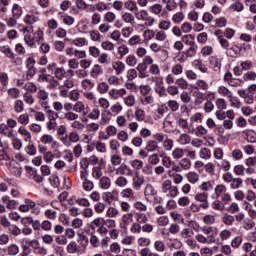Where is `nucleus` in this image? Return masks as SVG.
<instances>
[{"instance_id": "f257e3e1", "label": "nucleus", "mask_w": 256, "mask_h": 256, "mask_svg": "<svg viewBox=\"0 0 256 256\" xmlns=\"http://www.w3.org/2000/svg\"><path fill=\"white\" fill-rule=\"evenodd\" d=\"M39 21V16L35 15L33 12L26 14L24 17V23H26V27L22 29L23 33H34L33 25Z\"/></svg>"}, {"instance_id": "f03ea898", "label": "nucleus", "mask_w": 256, "mask_h": 256, "mask_svg": "<svg viewBox=\"0 0 256 256\" xmlns=\"http://www.w3.org/2000/svg\"><path fill=\"white\" fill-rule=\"evenodd\" d=\"M134 15L138 21H145L147 27H153L155 25V18L149 15L147 10H138Z\"/></svg>"}, {"instance_id": "7ed1b4c3", "label": "nucleus", "mask_w": 256, "mask_h": 256, "mask_svg": "<svg viewBox=\"0 0 256 256\" xmlns=\"http://www.w3.org/2000/svg\"><path fill=\"white\" fill-rule=\"evenodd\" d=\"M162 193H165L167 197L173 198L179 193V189L177 186H173V182L168 179L162 183Z\"/></svg>"}, {"instance_id": "20e7f679", "label": "nucleus", "mask_w": 256, "mask_h": 256, "mask_svg": "<svg viewBox=\"0 0 256 256\" xmlns=\"http://www.w3.org/2000/svg\"><path fill=\"white\" fill-rule=\"evenodd\" d=\"M194 199L200 203L202 209H209V194L207 192L196 193Z\"/></svg>"}, {"instance_id": "39448f33", "label": "nucleus", "mask_w": 256, "mask_h": 256, "mask_svg": "<svg viewBox=\"0 0 256 256\" xmlns=\"http://www.w3.org/2000/svg\"><path fill=\"white\" fill-rule=\"evenodd\" d=\"M102 199L105 203H108V205H111L113 201H119V191L112 190L110 192H104Z\"/></svg>"}, {"instance_id": "423d86ee", "label": "nucleus", "mask_w": 256, "mask_h": 256, "mask_svg": "<svg viewBox=\"0 0 256 256\" xmlns=\"http://www.w3.org/2000/svg\"><path fill=\"white\" fill-rule=\"evenodd\" d=\"M144 183L145 177H143V175L137 172L132 179V187L134 191H141V188L143 187Z\"/></svg>"}, {"instance_id": "0eeeda50", "label": "nucleus", "mask_w": 256, "mask_h": 256, "mask_svg": "<svg viewBox=\"0 0 256 256\" xmlns=\"http://www.w3.org/2000/svg\"><path fill=\"white\" fill-rule=\"evenodd\" d=\"M40 143L42 145H52V149L54 147H57V145H59V143L57 141H55V138L51 134H43L40 137Z\"/></svg>"}, {"instance_id": "6e6552de", "label": "nucleus", "mask_w": 256, "mask_h": 256, "mask_svg": "<svg viewBox=\"0 0 256 256\" xmlns=\"http://www.w3.org/2000/svg\"><path fill=\"white\" fill-rule=\"evenodd\" d=\"M73 111H75V113H82V115L85 117L89 113V106H86L82 101H77L73 105Z\"/></svg>"}, {"instance_id": "1a4fd4ad", "label": "nucleus", "mask_w": 256, "mask_h": 256, "mask_svg": "<svg viewBox=\"0 0 256 256\" xmlns=\"http://www.w3.org/2000/svg\"><path fill=\"white\" fill-rule=\"evenodd\" d=\"M0 135H4V137L11 139L12 137H15V130L9 127L7 124L2 123L0 124Z\"/></svg>"}, {"instance_id": "9d476101", "label": "nucleus", "mask_w": 256, "mask_h": 256, "mask_svg": "<svg viewBox=\"0 0 256 256\" xmlns=\"http://www.w3.org/2000/svg\"><path fill=\"white\" fill-rule=\"evenodd\" d=\"M57 117H59L57 112L54 114H48L49 121L46 124L48 131H55V128L57 127Z\"/></svg>"}, {"instance_id": "9b49d317", "label": "nucleus", "mask_w": 256, "mask_h": 256, "mask_svg": "<svg viewBox=\"0 0 256 256\" xmlns=\"http://www.w3.org/2000/svg\"><path fill=\"white\" fill-rule=\"evenodd\" d=\"M196 241H198V243H203V244H207V245H211L212 243H215V236L213 235H209L208 237H205L203 234H197L195 236Z\"/></svg>"}, {"instance_id": "f8f14e48", "label": "nucleus", "mask_w": 256, "mask_h": 256, "mask_svg": "<svg viewBox=\"0 0 256 256\" xmlns=\"http://www.w3.org/2000/svg\"><path fill=\"white\" fill-rule=\"evenodd\" d=\"M112 69L115 71L116 75H123V73H125V63L117 60L112 62Z\"/></svg>"}, {"instance_id": "ddd939ff", "label": "nucleus", "mask_w": 256, "mask_h": 256, "mask_svg": "<svg viewBox=\"0 0 256 256\" xmlns=\"http://www.w3.org/2000/svg\"><path fill=\"white\" fill-rule=\"evenodd\" d=\"M2 251L7 255L16 256V255H19L20 248H19V245L17 244H10L6 248H3Z\"/></svg>"}, {"instance_id": "4468645a", "label": "nucleus", "mask_w": 256, "mask_h": 256, "mask_svg": "<svg viewBox=\"0 0 256 256\" xmlns=\"http://www.w3.org/2000/svg\"><path fill=\"white\" fill-rule=\"evenodd\" d=\"M120 195L123 199H129L130 201H135L137 199V195L135 194V191H133L131 188H125L120 192Z\"/></svg>"}, {"instance_id": "2eb2a0df", "label": "nucleus", "mask_w": 256, "mask_h": 256, "mask_svg": "<svg viewBox=\"0 0 256 256\" xmlns=\"http://www.w3.org/2000/svg\"><path fill=\"white\" fill-rule=\"evenodd\" d=\"M18 133L24 138L25 143H31L33 139V135H31V132H29L27 128H25L24 126H21L18 129Z\"/></svg>"}, {"instance_id": "dca6fc26", "label": "nucleus", "mask_w": 256, "mask_h": 256, "mask_svg": "<svg viewBox=\"0 0 256 256\" xmlns=\"http://www.w3.org/2000/svg\"><path fill=\"white\" fill-rule=\"evenodd\" d=\"M116 175H128L131 177V175H133V170H131L127 164H121L120 167L116 169Z\"/></svg>"}, {"instance_id": "f3484780", "label": "nucleus", "mask_w": 256, "mask_h": 256, "mask_svg": "<svg viewBox=\"0 0 256 256\" xmlns=\"http://www.w3.org/2000/svg\"><path fill=\"white\" fill-rule=\"evenodd\" d=\"M100 75H103V67L99 64H95L90 71V77H92V79H99Z\"/></svg>"}, {"instance_id": "a211bd4d", "label": "nucleus", "mask_w": 256, "mask_h": 256, "mask_svg": "<svg viewBox=\"0 0 256 256\" xmlns=\"http://www.w3.org/2000/svg\"><path fill=\"white\" fill-rule=\"evenodd\" d=\"M25 203L28 206V209L32 210V213L35 215H39L41 213V209L37 206V203L31 199H25Z\"/></svg>"}, {"instance_id": "6ab92c4d", "label": "nucleus", "mask_w": 256, "mask_h": 256, "mask_svg": "<svg viewBox=\"0 0 256 256\" xmlns=\"http://www.w3.org/2000/svg\"><path fill=\"white\" fill-rule=\"evenodd\" d=\"M35 61H33L32 58L28 59V64L26 65L27 67V76L28 77H34L35 73H37V69L35 68V65H33Z\"/></svg>"}, {"instance_id": "aec40b11", "label": "nucleus", "mask_w": 256, "mask_h": 256, "mask_svg": "<svg viewBox=\"0 0 256 256\" xmlns=\"http://www.w3.org/2000/svg\"><path fill=\"white\" fill-rule=\"evenodd\" d=\"M67 253L69 255H75V253H79V244L75 241H71L66 247Z\"/></svg>"}, {"instance_id": "412c9836", "label": "nucleus", "mask_w": 256, "mask_h": 256, "mask_svg": "<svg viewBox=\"0 0 256 256\" xmlns=\"http://www.w3.org/2000/svg\"><path fill=\"white\" fill-rule=\"evenodd\" d=\"M194 89H197L198 91H209V83L205 80L199 79L196 81Z\"/></svg>"}, {"instance_id": "4be33fe9", "label": "nucleus", "mask_w": 256, "mask_h": 256, "mask_svg": "<svg viewBox=\"0 0 256 256\" xmlns=\"http://www.w3.org/2000/svg\"><path fill=\"white\" fill-rule=\"evenodd\" d=\"M218 93L219 95H222V97L233 99V92H231V90H229V88H227L226 86H219Z\"/></svg>"}, {"instance_id": "5701e85b", "label": "nucleus", "mask_w": 256, "mask_h": 256, "mask_svg": "<svg viewBox=\"0 0 256 256\" xmlns=\"http://www.w3.org/2000/svg\"><path fill=\"white\" fill-rule=\"evenodd\" d=\"M99 187L103 190L109 189V187H111V178H109L108 176H103L102 178H100Z\"/></svg>"}, {"instance_id": "b1692460", "label": "nucleus", "mask_w": 256, "mask_h": 256, "mask_svg": "<svg viewBox=\"0 0 256 256\" xmlns=\"http://www.w3.org/2000/svg\"><path fill=\"white\" fill-rule=\"evenodd\" d=\"M187 181H189L192 185H195V183H199V179H201V176L197 172H189L186 175Z\"/></svg>"}, {"instance_id": "393cba45", "label": "nucleus", "mask_w": 256, "mask_h": 256, "mask_svg": "<svg viewBox=\"0 0 256 256\" xmlns=\"http://www.w3.org/2000/svg\"><path fill=\"white\" fill-rule=\"evenodd\" d=\"M131 223H133V213L124 214L122 216V225L124 229H127Z\"/></svg>"}, {"instance_id": "a878e982", "label": "nucleus", "mask_w": 256, "mask_h": 256, "mask_svg": "<svg viewBox=\"0 0 256 256\" xmlns=\"http://www.w3.org/2000/svg\"><path fill=\"white\" fill-rule=\"evenodd\" d=\"M226 191H227V186H225L224 184L216 185V187L214 188V194L216 196V199H219V197H221L224 193H226Z\"/></svg>"}, {"instance_id": "bb28decb", "label": "nucleus", "mask_w": 256, "mask_h": 256, "mask_svg": "<svg viewBox=\"0 0 256 256\" xmlns=\"http://www.w3.org/2000/svg\"><path fill=\"white\" fill-rule=\"evenodd\" d=\"M99 117H101V110L97 107L93 108L90 113L87 114V118L91 119V121H97Z\"/></svg>"}, {"instance_id": "cd10ccee", "label": "nucleus", "mask_w": 256, "mask_h": 256, "mask_svg": "<svg viewBox=\"0 0 256 256\" xmlns=\"http://www.w3.org/2000/svg\"><path fill=\"white\" fill-rule=\"evenodd\" d=\"M7 95L9 99H19L21 97V91L19 88H9Z\"/></svg>"}, {"instance_id": "c85d7f7f", "label": "nucleus", "mask_w": 256, "mask_h": 256, "mask_svg": "<svg viewBox=\"0 0 256 256\" xmlns=\"http://www.w3.org/2000/svg\"><path fill=\"white\" fill-rule=\"evenodd\" d=\"M12 17L19 19L23 15V8L19 4H13L12 6Z\"/></svg>"}, {"instance_id": "c756f323", "label": "nucleus", "mask_w": 256, "mask_h": 256, "mask_svg": "<svg viewBox=\"0 0 256 256\" xmlns=\"http://www.w3.org/2000/svg\"><path fill=\"white\" fill-rule=\"evenodd\" d=\"M81 87L84 91H91L95 87V83L91 79L86 78L81 81Z\"/></svg>"}, {"instance_id": "7c9ffc66", "label": "nucleus", "mask_w": 256, "mask_h": 256, "mask_svg": "<svg viewBox=\"0 0 256 256\" xmlns=\"http://www.w3.org/2000/svg\"><path fill=\"white\" fill-rule=\"evenodd\" d=\"M159 149V145L157 144V141L150 140L147 142L145 151H148V153H153V151H157Z\"/></svg>"}, {"instance_id": "2f4dec72", "label": "nucleus", "mask_w": 256, "mask_h": 256, "mask_svg": "<svg viewBox=\"0 0 256 256\" xmlns=\"http://www.w3.org/2000/svg\"><path fill=\"white\" fill-rule=\"evenodd\" d=\"M181 41L182 43L190 47L191 45L195 44V36L191 34H186L181 37Z\"/></svg>"}, {"instance_id": "473e14b6", "label": "nucleus", "mask_w": 256, "mask_h": 256, "mask_svg": "<svg viewBox=\"0 0 256 256\" xmlns=\"http://www.w3.org/2000/svg\"><path fill=\"white\" fill-rule=\"evenodd\" d=\"M0 51L5 55V57H8V59H15V53H13V50H11L9 46L0 47Z\"/></svg>"}, {"instance_id": "72a5a7b5", "label": "nucleus", "mask_w": 256, "mask_h": 256, "mask_svg": "<svg viewBox=\"0 0 256 256\" xmlns=\"http://www.w3.org/2000/svg\"><path fill=\"white\" fill-rule=\"evenodd\" d=\"M122 19L124 23H129L130 25L135 23V16L130 12L122 13Z\"/></svg>"}, {"instance_id": "f704fd0d", "label": "nucleus", "mask_w": 256, "mask_h": 256, "mask_svg": "<svg viewBox=\"0 0 256 256\" xmlns=\"http://www.w3.org/2000/svg\"><path fill=\"white\" fill-rule=\"evenodd\" d=\"M40 105L44 109L45 113H47V115H55L56 112L51 109V105H49L47 100L40 101Z\"/></svg>"}, {"instance_id": "c9c22d12", "label": "nucleus", "mask_w": 256, "mask_h": 256, "mask_svg": "<svg viewBox=\"0 0 256 256\" xmlns=\"http://www.w3.org/2000/svg\"><path fill=\"white\" fill-rule=\"evenodd\" d=\"M124 7L125 9L131 11L134 14L139 11V8L137 7V4L134 1H126L124 3Z\"/></svg>"}, {"instance_id": "e433bc0d", "label": "nucleus", "mask_w": 256, "mask_h": 256, "mask_svg": "<svg viewBox=\"0 0 256 256\" xmlns=\"http://www.w3.org/2000/svg\"><path fill=\"white\" fill-rule=\"evenodd\" d=\"M222 223H224V225H227L228 227H231L233 223H235V216L231 214H225L222 218Z\"/></svg>"}, {"instance_id": "4c0bfd02", "label": "nucleus", "mask_w": 256, "mask_h": 256, "mask_svg": "<svg viewBox=\"0 0 256 256\" xmlns=\"http://www.w3.org/2000/svg\"><path fill=\"white\" fill-rule=\"evenodd\" d=\"M137 56L135 54H130L126 57L125 63L128 67H135L137 65Z\"/></svg>"}, {"instance_id": "58836bf2", "label": "nucleus", "mask_w": 256, "mask_h": 256, "mask_svg": "<svg viewBox=\"0 0 256 256\" xmlns=\"http://www.w3.org/2000/svg\"><path fill=\"white\" fill-rule=\"evenodd\" d=\"M98 63H100L101 65H109L111 63V60L109 59V54H107L106 52L101 53L98 56Z\"/></svg>"}, {"instance_id": "ea45409f", "label": "nucleus", "mask_w": 256, "mask_h": 256, "mask_svg": "<svg viewBox=\"0 0 256 256\" xmlns=\"http://www.w3.org/2000/svg\"><path fill=\"white\" fill-rule=\"evenodd\" d=\"M65 74V68L63 67L56 68L54 71V77L58 79V81H63V79H65Z\"/></svg>"}, {"instance_id": "a19ab883", "label": "nucleus", "mask_w": 256, "mask_h": 256, "mask_svg": "<svg viewBox=\"0 0 256 256\" xmlns=\"http://www.w3.org/2000/svg\"><path fill=\"white\" fill-rule=\"evenodd\" d=\"M178 143L180 145H189V143H191V135L187 133L181 134L178 138Z\"/></svg>"}, {"instance_id": "79ce46f5", "label": "nucleus", "mask_w": 256, "mask_h": 256, "mask_svg": "<svg viewBox=\"0 0 256 256\" xmlns=\"http://www.w3.org/2000/svg\"><path fill=\"white\" fill-rule=\"evenodd\" d=\"M10 139H12V147L15 149V151H19L21 147H23V141L20 138L14 135V137Z\"/></svg>"}, {"instance_id": "37998d69", "label": "nucleus", "mask_w": 256, "mask_h": 256, "mask_svg": "<svg viewBox=\"0 0 256 256\" xmlns=\"http://www.w3.org/2000/svg\"><path fill=\"white\" fill-rule=\"evenodd\" d=\"M200 159H211V150L207 147H203L199 151Z\"/></svg>"}, {"instance_id": "c03bdc74", "label": "nucleus", "mask_w": 256, "mask_h": 256, "mask_svg": "<svg viewBox=\"0 0 256 256\" xmlns=\"http://www.w3.org/2000/svg\"><path fill=\"white\" fill-rule=\"evenodd\" d=\"M167 111H169V108H167L166 104H162V105L158 106V108L156 110V117L158 119H161V117H163L165 115V113H167Z\"/></svg>"}, {"instance_id": "a18cd8bd", "label": "nucleus", "mask_w": 256, "mask_h": 256, "mask_svg": "<svg viewBox=\"0 0 256 256\" xmlns=\"http://www.w3.org/2000/svg\"><path fill=\"white\" fill-rule=\"evenodd\" d=\"M24 109H25V103H23V100L17 99L14 102V111H15V113H23Z\"/></svg>"}, {"instance_id": "49530a36", "label": "nucleus", "mask_w": 256, "mask_h": 256, "mask_svg": "<svg viewBox=\"0 0 256 256\" xmlns=\"http://www.w3.org/2000/svg\"><path fill=\"white\" fill-rule=\"evenodd\" d=\"M195 233L190 228H184L180 232V237L182 239H191Z\"/></svg>"}, {"instance_id": "de8ad7c7", "label": "nucleus", "mask_w": 256, "mask_h": 256, "mask_svg": "<svg viewBox=\"0 0 256 256\" xmlns=\"http://www.w3.org/2000/svg\"><path fill=\"white\" fill-rule=\"evenodd\" d=\"M118 55L120 57V59H123V57H125V55H129V46L122 44L118 47Z\"/></svg>"}, {"instance_id": "09e8293b", "label": "nucleus", "mask_w": 256, "mask_h": 256, "mask_svg": "<svg viewBox=\"0 0 256 256\" xmlns=\"http://www.w3.org/2000/svg\"><path fill=\"white\" fill-rule=\"evenodd\" d=\"M72 45H75V47H85L87 45V39L86 38H75L71 40L70 42Z\"/></svg>"}, {"instance_id": "8fccbe9b", "label": "nucleus", "mask_w": 256, "mask_h": 256, "mask_svg": "<svg viewBox=\"0 0 256 256\" xmlns=\"http://www.w3.org/2000/svg\"><path fill=\"white\" fill-rule=\"evenodd\" d=\"M183 155H185V149L183 148H175L172 151V157L173 159H183Z\"/></svg>"}, {"instance_id": "3c124183", "label": "nucleus", "mask_w": 256, "mask_h": 256, "mask_svg": "<svg viewBox=\"0 0 256 256\" xmlns=\"http://www.w3.org/2000/svg\"><path fill=\"white\" fill-rule=\"evenodd\" d=\"M142 40H141V36L139 35H134L132 37H130V39L128 40V45H130V47H135V45H141Z\"/></svg>"}, {"instance_id": "603ef678", "label": "nucleus", "mask_w": 256, "mask_h": 256, "mask_svg": "<svg viewBox=\"0 0 256 256\" xmlns=\"http://www.w3.org/2000/svg\"><path fill=\"white\" fill-rule=\"evenodd\" d=\"M179 165L184 171H189L191 169V160L189 158H183L180 160Z\"/></svg>"}, {"instance_id": "864d4df0", "label": "nucleus", "mask_w": 256, "mask_h": 256, "mask_svg": "<svg viewBox=\"0 0 256 256\" xmlns=\"http://www.w3.org/2000/svg\"><path fill=\"white\" fill-rule=\"evenodd\" d=\"M97 91L100 92L101 95H105V93L109 92V84H107V82H100L97 86Z\"/></svg>"}, {"instance_id": "5fc2aeb1", "label": "nucleus", "mask_w": 256, "mask_h": 256, "mask_svg": "<svg viewBox=\"0 0 256 256\" xmlns=\"http://www.w3.org/2000/svg\"><path fill=\"white\" fill-rule=\"evenodd\" d=\"M175 84L180 89H184V90L189 89V82H187V80H185V78H178V79H176Z\"/></svg>"}, {"instance_id": "6e6d98bb", "label": "nucleus", "mask_w": 256, "mask_h": 256, "mask_svg": "<svg viewBox=\"0 0 256 256\" xmlns=\"http://www.w3.org/2000/svg\"><path fill=\"white\" fill-rule=\"evenodd\" d=\"M110 111L112 115H119L120 112L123 111V106L121 105V103L116 102L110 107Z\"/></svg>"}, {"instance_id": "4d7b16f0", "label": "nucleus", "mask_w": 256, "mask_h": 256, "mask_svg": "<svg viewBox=\"0 0 256 256\" xmlns=\"http://www.w3.org/2000/svg\"><path fill=\"white\" fill-rule=\"evenodd\" d=\"M184 20H185V14H183V12H177L172 16L173 23H176V24L183 23Z\"/></svg>"}, {"instance_id": "13d9d810", "label": "nucleus", "mask_w": 256, "mask_h": 256, "mask_svg": "<svg viewBox=\"0 0 256 256\" xmlns=\"http://www.w3.org/2000/svg\"><path fill=\"white\" fill-rule=\"evenodd\" d=\"M161 11H163V6L161 4H153L149 7V12L153 13V15H160Z\"/></svg>"}, {"instance_id": "bf43d9fd", "label": "nucleus", "mask_w": 256, "mask_h": 256, "mask_svg": "<svg viewBox=\"0 0 256 256\" xmlns=\"http://www.w3.org/2000/svg\"><path fill=\"white\" fill-rule=\"evenodd\" d=\"M136 121H145V111L141 108H137L134 112Z\"/></svg>"}, {"instance_id": "052dcab7", "label": "nucleus", "mask_w": 256, "mask_h": 256, "mask_svg": "<svg viewBox=\"0 0 256 256\" xmlns=\"http://www.w3.org/2000/svg\"><path fill=\"white\" fill-rule=\"evenodd\" d=\"M129 183V180H127L124 176H119L116 180H115V185L117 187H127Z\"/></svg>"}, {"instance_id": "680f3d73", "label": "nucleus", "mask_w": 256, "mask_h": 256, "mask_svg": "<svg viewBox=\"0 0 256 256\" xmlns=\"http://www.w3.org/2000/svg\"><path fill=\"white\" fill-rule=\"evenodd\" d=\"M92 177H94V179H101L103 177V171L101 166H95L92 169Z\"/></svg>"}, {"instance_id": "e2e57ef3", "label": "nucleus", "mask_w": 256, "mask_h": 256, "mask_svg": "<svg viewBox=\"0 0 256 256\" xmlns=\"http://www.w3.org/2000/svg\"><path fill=\"white\" fill-rule=\"evenodd\" d=\"M124 105L126 107H133L135 105V96L134 95H128L123 98Z\"/></svg>"}, {"instance_id": "0e129e2a", "label": "nucleus", "mask_w": 256, "mask_h": 256, "mask_svg": "<svg viewBox=\"0 0 256 256\" xmlns=\"http://www.w3.org/2000/svg\"><path fill=\"white\" fill-rule=\"evenodd\" d=\"M199 189L200 191H203V193H207V191H211V189H213V182L211 181L203 182L199 186Z\"/></svg>"}, {"instance_id": "69168bd1", "label": "nucleus", "mask_w": 256, "mask_h": 256, "mask_svg": "<svg viewBox=\"0 0 256 256\" xmlns=\"http://www.w3.org/2000/svg\"><path fill=\"white\" fill-rule=\"evenodd\" d=\"M91 41H96L98 43H101V33L97 30H92L89 32Z\"/></svg>"}, {"instance_id": "338daca9", "label": "nucleus", "mask_w": 256, "mask_h": 256, "mask_svg": "<svg viewBox=\"0 0 256 256\" xmlns=\"http://www.w3.org/2000/svg\"><path fill=\"white\" fill-rule=\"evenodd\" d=\"M215 221H216L215 215L206 214L203 217V223H205V225H214Z\"/></svg>"}, {"instance_id": "774afa93", "label": "nucleus", "mask_w": 256, "mask_h": 256, "mask_svg": "<svg viewBox=\"0 0 256 256\" xmlns=\"http://www.w3.org/2000/svg\"><path fill=\"white\" fill-rule=\"evenodd\" d=\"M246 139L248 143H256V132L253 130H248L246 132Z\"/></svg>"}]
</instances>
